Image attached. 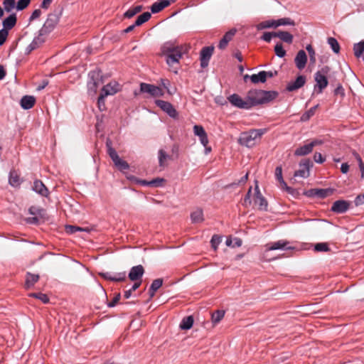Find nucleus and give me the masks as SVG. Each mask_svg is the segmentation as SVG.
Segmentation results:
<instances>
[{"label":"nucleus","mask_w":364,"mask_h":364,"mask_svg":"<svg viewBox=\"0 0 364 364\" xmlns=\"http://www.w3.org/2000/svg\"><path fill=\"white\" fill-rule=\"evenodd\" d=\"M29 296L35 297V298H37V299H40L41 301H42L43 303L48 302V298L44 294H42V293H38V294L32 293V294H30Z\"/></svg>","instance_id":"3c124183"},{"label":"nucleus","mask_w":364,"mask_h":364,"mask_svg":"<svg viewBox=\"0 0 364 364\" xmlns=\"http://www.w3.org/2000/svg\"><path fill=\"white\" fill-rule=\"evenodd\" d=\"M151 18V14L149 12H144L141 15H140L136 21H135V25L139 26L146 22Z\"/></svg>","instance_id":"58836bf2"},{"label":"nucleus","mask_w":364,"mask_h":364,"mask_svg":"<svg viewBox=\"0 0 364 364\" xmlns=\"http://www.w3.org/2000/svg\"><path fill=\"white\" fill-rule=\"evenodd\" d=\"M8 36V31L6 29H2L0 31V45H2Z\"/></svg>","instance_id":"4d7b16f0"},{"label":"nucleus","mask_w":364,"mask_h":364,"mask_svg":"<svg viewBox=\"0 0 364 364\" xmlns=\"http://www.w3.org/2000/svg\"><path fill=\"white\" fill-rule=\"evenodd\" d=\"M191 218L193 223H202L204 220L203 210L201 209L195 210L192 212Z\"/></svg>","instance_id":"cd10ccee"},{"label":"nucleus","mask_w":364,"mask_h":364,"mask_svg":"<svg viewBox=\"0 0 364 364\" xmlns=\"http://www.w3.org/2000/svg\"><path fill=\"white\" fill-rule=\"evenodd\" d=\"M294 176L301 178H307L309 176V164L308 161L300 164L299 169L295 173Z\"/></svg>","instance_id":"aec40b11"},{"label":"nucleus","mask_w":364,"mask_h":364,"mask_svg":"<svg viewBox=\"0 0 364 364\" xmlns=\"http://www.w3.org/2000/svg\"><path fill=\"white\" fill-rule=\"evenodd\" d=\"M357 159L358 161L359 167H360V171H361V177L364 178V164L362 161V160H361L360 156H357Z\"/></svg>","instance_id":"69168bd1"},{"label":"nucleus","mask_w":364,"mask_h":364,"mask_svg":"<svg viewBox=\"0 0 364 364\" xmlns=\"http://www.w3.org/2000/svg\"><path fill=\"white\" fill-rule=\"evenodd\" d=\"M121 89L119 84L116 81H112L107 85H105L101 92V101L108 95H113L119 92Z\"/></svg>","instance_id":"6e6552de"},{"label":"nucleus","mask_w":364,"mask_h":364,"mask_svg":"<svg viewBox=\"0 0 364 364\" xmlns=\"http://www.w3.org/2000/svg\"><path fill=\"white\" fill-rule=\"evenodd\" d=\"M108 154L114 162L115 166L120 171L127 170L129 167V164L122 159L116 151L111 146H108Z\"/></svg>","instance_id":"0eeeda50"},{"label":"nucleus","mask_w":364,"mask_h":364,"mask_svg":"<svg viewBox=\"0 0 364 364\" xmlns=\"http://www.w3.org/2000/svg\"><path fill=\"white\" fill-rule=\"evenodd\" d=\"M193 133L196 136H198L199 140L202 145L208 144L209 140L207 133L204 128L200 125H195L193 127Z\"/></svg>","instance_id":"2eb2a0df"},{"label":"nucleus","mask_w":364,"mask_h":364,"mask_svg":"<svg viewBox=\"0 0 364 364\" xmlns=\"http://www.w3.org/2000/svg\"><path fill=\"white\" fill-rule=\"evenodd\" d=\"M155 102L158 107H159L164 112L167 113L170 117H176L177 112L171 103L160 100H156Z\"/></svg>","instance_id":"f8f14e48"},{"label":"nucleus","mask_w":364,"mask_h":364,"mask_svg":"<svg viewBox=\"0 0 364 364\" xmlns=\"http://www.w3.org/2000/svg\"><path fill=\"white\" fill-rule=\"evenodd\" d=\"M277 28L280 26L290 25L294 26V22L289 18H283L276 20Z\"/></svg>","instance_id":"37998d69"},{"label":"nucleus","mask_w":364,"mask_h":364,"mask_svg":"<svg viewBox=\"0 0 364 364\" xmlns=\"http://www.w3.org/2000/svg\"><path fill=\"white\" fill-rule=\"evenodd\" d=\"M129 180L133 181L136 183H140L144 186H149V181H142V180H138L134 176H128L127 177Z\"/></svg>","instance_id":"052dcab7"},{"label":"nucleus","mask_w":364,"mask_h":364,"mask_svg":"<svg viewBox=\"0 0 364 364\" xmlns=\"http://www.w3.org/2000/svg\"><path fill=\"white\" fill-rule=\"evenodd\" d=\"M225 312L223 311H217L212 314V321L214 323H219L224 317Z\"/></svg>","instance_id":"79ce46f5"},{"label":"nucleus","mask_w":364,"mask_h":364,"mask_svg":"<svg viewBox=\"0 0 364 364\" xmlns=\"http://www.w3.org/2000/svg\"><path fill=\"white\" fill-rule=\"evenodd\" d=\"M140 89L142 92L149 93L153 97H161L164 95L163 90L153 85L141 83Z\"/></svg>","instance_id":"9d476101"},{"label":"nucleus","mask_w":364,"mask_h":364,"mask_svg":"<svg viewBox=\"0 0 364 364\" xmlns=\"http://www.w3.org/2000/svg\"><path fill=\"white\" fill-rule=\"evenodd\" d=\"M41 42V38L40 37H38L37 38H35L33 42L30 44V46H28V48H29V50H32L33 49H35L37 46H38V43Z\"/></svg>","instance_id":"680f3d73"},{"label":"nucleus","mask_w":364,"mask_h":364,"mask_svg":"<svg viewBox=\"0 0 364 364\" xmlns=\"http://www.w3.org/2000/svg\"><path fill=\"white\" fill-rule=\"evenodd\" d=\"M314 249L318 252H326L328 250V247L326 243H318L315 245Z\"/></svg>","instance_id":"864d4df0"},{"label":"nucleus","mask_w":364,"mask_h":364,"mask_svg":"<svg viewBox=\"0 0 364 364\" xmlns=\"http://www.w3.org/2000/svg\"><path fill=\"white\" fill-rule=\"evenodd\" d=\"M274 51H275L276 55L279 58H282L286 55V51L283 48V46L281 43H277L275 46Z\"/></svg>","instance_id":"49530a36"},{"label":"nucleus","mask_w":364,"mask_h":364,"mask_svg":"<svg viewBox=\"0 0 364 364\" xmlns=\"http://www.w3.org/2000/svg\"><path fill=\"white\" fill-rule=\"evenodd\" d=\"M120 297H121L120 294H117L114 296V298L113 299V300L108 304V306H109V307L114 306L117 304V302L119 301Z\"/></svg>","instance_id":"e2e57ef3"},{"label":"nucleus","mask_w":364,"mask_h":364,"mask_svg":"<svg viewBox=\"0 0 364 364\" xmlns=\"http://www.w3.org/2000/svg\"><path fill=\"white\" fill-rule=\"evenodd\" d=\"M164 179L161 178H158L154 180L149 181V186H154V187L162 186L164 185Z\"/></svg>","instance_id":"8fccbe9b"},{"label":"nucleus","mask_w":364,"mask_h":364,"mask_svg":"<svg viewBox=\"0 0 364 364\" xmlns=\"http://www.w3.org/2000/svg\"><path fill=\"white\" fill-rule=\"evenodd\" d=\"M264 133V130L263 129H252L248 132L242 133L238 141L241 145L252 147L256 144Z\"/></svg>","instance_id":"20e7f679"},{"label":"nucleus","mask_w":364,"mask_h":364,"mask_svg":"<svg viewBox=\"0 0 364 364\" xmlns=\"http://www.w3.org/2000/svg\"><path fill=\"white\" fill-rule=\"evenodd\" d=\"M60 18V13L54 11L48 16L43 26L40 31L41 35H45L51 32L57 26Z\"/></svg>","instance_id":"39448f33"},{"label":"nucleus","mask_w":364,"mask_h":364,"mask_svg":"<svg viewBox=\"0 0 364 364\" xmlns=\"http://www.w3.org/2000/svg\"><path fill=\"white\" fill-rule=\"evenodd\" d=\"M272 37H274V33H264L262 39L267 42H270Z\"/></svg>","instance_id":"0e129e2a"},{"label":"nucleus","mask_w":364,"mask_h":364,"mask_svg":"<svg viewBox=\"0 0 364 364\" xmlns=\"http://www.w3.org/2000/svg\"><path fill=\"white\" fill-rule=\"evenodd\" d=\"M53 0H43L41 4V7L44 9H47L49 5L51 4Z\"/></svg>","instance_id":"774afa93"},{"label":"nucleus","mask_w":364,"mask_h":364,"mask_svg":"<svg viewBox=\"0 0 364 364\" xmlns=\"http://www.w3.org/2000/svg\"><path fill=\"white\" fill-rule=\"evenodd\" d=\"M144 270L141 265L133 267L129 273V278L132 281L140 280L144 274Z\"/></svg>","instance_id":"6ab92c4d"},{"label":"nucleus","mask_w":364,"mask_h":364,"mask_svg":"<svg viewBox=\"0 0 364 364\" xmlns=\"http://www.w3.org/2000/svg\"><path fill=\"white\" fill-rule=\"evenodd\" d=\"M169 5L170 1L168 0H158L151 6V11L154 14L158 13Z\"/></svg>","instance_id":"5701e85b"},{"label":"nucleus","mask_w":364,"mask_h":364,"mask_svg":"<svg viewBox=\"0 0 364 364\" xmlns=\"http://www.w3.org/2000/svg\"><path fill=\"white\" fill-rule=\"evenodd\" d=\"M168 158V156L166 154L164 150H159V162L161 166H164Z\"/></svg>","instance_id":"c03bdc74"},{"label":"nucleus","mask_w":364,"mask_h":364,"mask_svg":"<svg viewBox=\"0 0 364 364\" xmlns=\"http://www.w3.org/2000/svg\"><path fill=\"white\" fill-rule=\"evenodd\" d=\"M39 279L38 275L28 274L26 279L25 287L26 289L32 287L35 283L38 282Z\"/></svg>","instance_id":"7c9ffc66"},{"label":"nucleus","mask_w":364,"mask_h":364,"mask_svg":"<svg viewBox=\"0 0 364 364\" xmlns=\"http://www.w3.org/2000/svg\"><path fill=\"white\" fill-rule=\"evenodd\" d=\"M193 323V318L192 316H188L184 318L181 323H180V328L181 329L188 330L190 329Z\"/></svg>","instance_id":"c9c22d12"},{"label":"nucleus","mask_w":364,"mask_h":364,"mask_svg":"<svg viewBox=\"0 0 364 364\" xmlns=\"http://www.w3.org/2000/svg\"><path fill=\"white\" fill-rule=\"evenodd\" d=\"M244 205L245 206L252 205L260 210H267V201L261 194L257 182L254 189L252 188L249 189L244 199Z\"/></svg>","instance_id":"7ed1b4c3"},{"label":"nucleus","mask_w":364,"mask_h":364,"mask_svg":"<svg viewBox=\"0 0 364 364\" xmlns=\"http://www.w3.org/2000/svg\"><path fill=\"white\" fill-rule=\"evenodd\" d=\"M3 4L6 11H11L13 9H14L16 1L15 0H4Z\"/></svg>","instance_id":"de8ad7c7"},{"label":"nucleus","mask_w":364,"mask_h":364,"mask_svg":"<svg viewBox=\"0 0 364 364\" xmlns=\"http://www.w3.org/2000/svg\"><path fill=\"white\" fill-rule=\"evenodd\" d=\"M312 149V145L309 143L298 148L295 151V154L297 156H304L311 152Z\"/></svg>","instance_id":"c756f323"},{"label":"nucleus","mask_w":364,"mask_h":364,"mask_svg":"<svg viewBox=\"0 0 364 364\" xmlns=\"http://www.w3.org/2000/svg\"><path fill=\"white\" fill-rule=\"evenodd\" d=\"M229 102L235 107L240 109H249L248 102L247 96L245 99L242 98L237 94H233L228 97Z\"/></svg>","instance_id":"9b49d317"},{"label":"nucleus","mask_w":364,"mask_h":364,"mask_svg":"<svg viewBox=\"0 0 364 364\" xmlns=\"http://www.w3.org/2000/svg\"><path fill=\"white\" fill-rule=\"evenodd\" d=\"M221 242V237L218 235H213L211 239V245L214 250H216Z\"/></svg>","instance_id":"603ef678"},{"label":"nucleus","mask_w":364,"mask_h":364,"mask_svg":"<svg viewBox=\"0 0 364 364\" xmlns=\"http://www.w3.org/2000/svg\"><path fill=\"white\" fill-rule=\"evenodd\" d=\"M213 47L203 48L200 53L201 66L205 68L208 65V61L213 54Z\"/></svg>","instance_id":"a211bd4d"},{"label":"nucleus","mask_w":364,"mask_h":364,"mask_svg":"<svg viewBox=\"0 0 364 364\" xmlns=\"http://www.w3.org/2000/svg\"><path fill=\"white\" fill-rule=\"evenodd\" d=\"M364 203V193L358 195L355 199V204L356 206L361 205Z\"/></svg>","instance_id":"13d9d810"},{"label":"nucleus","mask_w":364,"mask_h":364,"mask_svg":"<svg viewBox=\"0 0 364 364\" xmlns=\"http://www.w3.org/2000/svg\"><path fill=\"white\" fill-rule=\"evenodd\" d=\"M294 62L299 70H302L305 68L307 63V55L304 50H301L297 53L294 58Z\"/></svg>","instance_id":"f3484780"},{"label":"nucleus","mask_w":364,"mask_h":364,"mask_svg":"<svg viewBox=\"0 0 364 364\" xmlns=\"http://www.w3.org/2000/svg\"><path fill=\"white\" fill-rule=\"evenodd\" d=\"M36 100L33 96H24L21 100V105L25 109H31L35 104Z\"/></svg>","instance_id":"a878e982"},{"label":"nucleus","mask_w":364,"mask_h":364,"mask_svg":"<svg viewBox=\"0 0 364 364\" xmlns=\"http://www.w3.org/2000/svg\"><path fill=\"white\" fill-rule=\"evenodd\" d=\"M258 30H262L265 28H277L276 20H267L262 21L257 25Z\"/></svg>","instance_id":"473e14b6"},{"label":"nucleus","mask_w":364,"mask_h":364,"mask_svg":"<svg viewBox=\"0 0 364 364\" xmlns=\"http://www.w3.org/2000/svg\"><path fill=\"white\" fill-rule=\"evenodd\" d=\"M163 284V281L161 279H157L153 281L150 289V297H153L154 296L155 292L161 287Z\"/></svg>","instance_id":"f704fd0d"},{"label":"nucleus","mask_w":364,"mask_h":364,"mask_svg":"<svg viewBox=\"0 0 364 364\" xmlns=\"http://www.w3.org/2000/svg\"><path fill=\"white\" fill-rule=\"evenodd\" d=\"M274 37H278L282 41L291 43L293 41V36L286 31H279L274 33Z\"/></svg>","instance_id":"bb28decb"},{"label":"nucleus","mask_w":364,"mask_h":364,"mask_svg":"<svg viewBox=\"0 0 364 364\" xmlns=\"http://www.w3.org/2000/svg\"><path fill=\"white\" fill-rule=\"evenodd\" d=\"M317 106L314 107H312L306 113H305L302 117H301V119L302 120H307L309 119L311 117H312L314 113H315V110L316 109Z\"/></svg>","instance_id":"6e6d98bb"},{"label":"nucleus","mask_w":364,"mask_h":364,"mask_svg":"<svg viewBox=\"0 0 364 364\" xmlns=\"http://www.w3.org/2000/svg\"><path fill=\"white\" fill-rule=\"evenodd\" d=\"M265 75V71H260L258 74H254L251 75L250 77L253 83L257 84L258 82H266L267 79Z\"/></svg>","instance_id":"2f4dec72"},{"label":"nucleus","mask_w":364,"mask_h":364,"mask_svg":"<svg viewBox=\"0 0 364 364\" xmlns=\"http://www.w3.org/2000/svg\"><path fill=\"white\" fill-rule=\"evenodd\" d=\"M306 50L309 53V58H310V61L312 63H315V62H316V53H315L314 49L313 48V47L310 44L306 46Z\"/></svg>","instance_id":"09e8293b"},{"label":"nucleus","mask_w":364,"mask_h":364,"mask_svg":"<svg viewBox=\"0 0 364 364\" xmlns=\"http://www.w3.org/2000/svg\"><path fill=\"white\" fill-rule=\"evenodd\" d=\"M29 212L31 215H34L32 218H28V222L31 223H38L46 215L44 210L34 206L29 209Z\"/></svg>","instance_id":"ddd939ff"},{"label":"nucleus","mask_w":364,"mask_h":364,"mask_svg":"<svg viewBox=\"0 0 364 364\" xmlns=\"http://www.w3.org/2000/svg\"><path fill=\"white\" fill-rule=\"evenodd\" d=\"M141 10V6H136L135 7L131 8L124 13V17L130 18L135 16L136 14L139 13Z\"/></svg>","instance_id":"4c0bfd02"},{"label":"nucleus","mask_w":364,"mask_h":364,"mask_svg":"<svg viewBox=\"0 0 364 364\" xmlns=\"http://www.w3.org/2000/svg\"><path fill=\"white\" fill-rule=\"evenodd\" d=\"M65 231L68 233L73 234L76 232H88V229H85L73 225H67L65 226Z\"/></svg>","instance_id":"a19ab883"},{"label":"nucleus","mask_w":364,"mask_h":364,"mask_svg":"<svg viewBox=\"0 0 364 364\" xmlns=\"http://www.w3.org/2000/svg\"><path fill=\"white\" fill-rule=\"evenodd\" d=\"M328 43L335 53H338L339 52V44L335 38H329L328 39Z\"/></svg>","instance_id":"a18cd8bd"},{"label":"nucleus","mask_w":364,"mask_h":364,"mask_svg":"<svg viewBox=\"0 0 364 364\" xmlns=\"http://www.w3.org/2000/svg\"><path fill=\"white\" fill-rule=\"evenodd\" d=\"M314 159L316 163H323L325 161V159L323 157L321 153H316L314 156Z\"/></svg>","instance_id":"bf43d9fd"},{"label":"nucleus","mask_w":364,"mask_h":364,"mask_svg":"<svg viewBox=\"0 0 364 364\" xmlns=\"http://www.w3.org/2000/svg\"><path fill=\"white\" fill-rule=\"evenodd\" d=\"M30 3V0H19L16 5L17 10L24 9Z\"/></svg>","instance_id":"5fc2aeb1"},{"label":"nucleus","mask_w":364,"mask_h":364,"mask_svg":"<svg viewBox=\"0 0 364 364\" xmlns=\"http://www.w3.org/2000/svg\"><path fill=\"white\" fill-rule=\"evenodd\" d=\"M189 50L187 44L178 45L169 41L165 43L161 47V55L166 58V62L171 69L177 73L178 68L176 66L179 63L183 55Z\"/></svg>","instance_id":"f257e3e1"},{"label":"nucleus","mask_w":364,"mask_h":364,"mask_svg":"<svg viewBox=\"0 0 364 364\" xmlns=\"http://www.w3.org/2000/svg\"><path fill=\"white\" fill-rule=\"evenodd\" d=\"M329 68L326 66L315 73V90H318V92H322L323 90L328 85V80L326 75L328 73Z\"/></svg>","instance_id":"423d86ee"},{"label":"nucleus","mask_w":364,"mask_h":364,"mask_svg":"<svg viewBox=\"0 0 364 364\" xmlns=\"http://www.w3.org/2000/svg\"><path fill=\"white\" fill-rule=\"evenodd\" d=\"M100 77L99 72L93 71L90 74L91 80L88 82V89L94 93L96 92L97 87L102 83Z\"/></svg>","instance_id":"dca6fc26"},{"label":"nucleus","mask_w":364,"mask_h":364,"mask_svg":"<svg viewBox=\"0 0 364 364\" xmlns=\"http://www.w3.org/2000/svg\"><path fill=\"white\" fill-rule=\"evenodd\" d=\"M9 183L12 186H18L20 185L21 180L19 175L16 171H11L9 176Z\"/></svg>","instance_id":"e433bc0d"},{"label":"nucleus","mask_w":364,"mask_h":364,"mask_svg":"<svg viewBox=\"0 0 364 364\" xmlns=\"http://www.w3.org/2000/svg\"><path fill=\"white\" fill-rule=\"evenodd\" d=\"M292 247L289 245V242L286 240H279L277 242L269 243L266 245V250L264 253V257H267V253L272 250H291Z\"/></svg>","instance_id":"1a4fd4ad"},{"label":"nucleus","mask_w":364,"mask_h":364,"mask_svg":"<svg viewBox=\"0 0 364 364\" xmlns=\"http://www.w3.org/2000/svg\"><path fill=\"white\" fill-rule=\"evenodd\" d=\"M348 208V203L344 200H337L336 201L331 208V210L336 213H344Z\"/></svg>","instance_id":"4be33fe9"},{"label":"nucleus","mask_w":364,"mask_h":364,"mask_svg":"<svg viewBox=\"0 0 364 364\" xmlns=\"http://www.w3.org/2000/svg\"><path fill=\"white\" fill-rule=\"evenodd\" d=\"M226 245L229 247H240L242 245V240L240 238L235 237L234 239H232L231 237H228L226 240Z\"/></svg>","instance_id":"ea45409f"},{"label":"nucleus","mask_w":364,"mask_h":364,"mask_svg":"<svg viewBox=\"0 0 364 364\" xmlns=\"http://www.w3.org/2000/svg\"><path fill=\"white\" fill-rule=\"evenodd\" d=\"M33 189L36 193L43 196H47L48 191L46 187L41 181H36L33 183Z\"/></svg>","instance_id":"393cba45"},{"label":"nucleus","mask_w":364,"mask_h":364,"mask_svg":"<svg viewBox=\"0 0 364 364\" xmlns=\"http://www.w3.org/2000/svg\"><path fill=\"white\" fill-rule=\"evenodd\" d=\"M278 94L274 91L250 90L247 94L249 109L260 105L267 103L277 97Z\"/></svg>","instance_id":"f03ea898"},{"label":"nucleus","mask_w":364,"mask_h":364,"mask_svg":"<svg viewBox=\"0 0 364 364\" xmlns=\"http://www.w3.org/2000/svg\"><path fill=\"white\" fill-rule=\"evenodd\" d=\"M332 193L331 189H312L307 192V195L309 196H318L319 198H325L330 196Z\"/></svg>","instance_id":"412c9836"},{"label":"nucleus","mask_w":364,"mask_h":364,"mask_svg":"<svg viewBox=\"0 0 364 364\" xmlns=\"http://www.w3.org/2000/svg\"><path fill=\"white\" fill-rule=\"evenodd\" d=\"M349 170V165L346 163H344L341 165V171L343 173H346Z\"/></svg>","instance_id":"338daca9"},{"label":"nucleus","mask_w":364,"mask_h":364,"mask_svg":"<svg viewBox=\"0 0 364 364\" xmlns=\"http://www.w3.org/2000/svg\"><path fill=\"white\" fill-rule=\"evenodd\" d=\"M306 77L299 75L294 81H291L287 84V90L289 92L296 90L304 85L306 83Z\"/></svg>","instance_id":"4468645a"},{"label":"nucleus","mask_w":364,"mask_h":364,"mask_svg":"<svg viewBox=\"0 0 364 364\" xmlns=\"http://www.w3.org/2000/svg\"><path fill=\"white\" fill-rule=\"evenodd\" d=\"M235 33H236L235 29H231L230 31L227 32L225 34V36H223V38L221 39V41H220L219 48L221 49H223L224 48H225L227 44L228 43V42L230 41H231L232 37L235 36Z\"/></svg>","instance_id":"b1692460"},{"label":"nucleus","mask_w":364,"mask_h":364,"mask_svg":"<svg viewBox=\"0 0 364 364\" xmlns=\"http://www.w3.org/2000/svg\"><path fill=\"white\" fill-rule=\"evenodd\" d=\"M16 22V17L15 14H11L3 21L4 29H10L14 26Z\"/></svg>","instance_id":"c85d7f7f"},{"label":"nucleus","mask_w":364,"mask_h":364,"mask_svg":"<svg viewBox=\"0 0 364 364\" xmlns=\"http://www.w3.org/2000/svg\"><path fill=\"white\" fill-rule=\"evenodd\" d=\"M275 176L276 178L278 180V181L280 183V186L282 188L289 189L288 186H287V183L284 182L283 178H282V167L278 166L275 169Z\"/></svg>","instance_id":"72a5a7b5"}]
</instances>
